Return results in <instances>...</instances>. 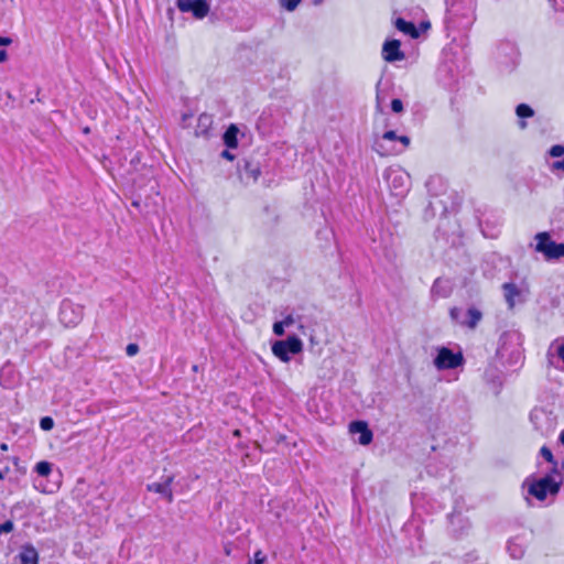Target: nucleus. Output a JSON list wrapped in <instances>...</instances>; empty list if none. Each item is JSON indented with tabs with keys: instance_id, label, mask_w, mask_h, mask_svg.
Listing matches in <instances>:
<instances>
[{
	"instance_id": "f257e3e1",
	"label": "nucleus",
	"mask_w": 564,
	"mask_h": 564,
	"mask_svg": "<svg viewBox=\"0 0 564 564\" xmlns=\"http://www.w3.org/2000/svg\"><path fill=\"white\" fill-rule=\"evenodd\" d=\"M563 474L560 468L550 469L541 477L534 475L528 476L522 487L527 488L528 494L539 501H544L547 496L555 497L563 484Z\"/></svg>"
},
{
	"instance_id": "f03ea898",
	"label": "nucleus",
	"mask_w": 564,
	"mask_h": 564,
	"mask_svg": "<svg viewBox=\"0 0 564 564\" xmlns=\"http://www.w3.org/2000/svg\"><path fill=\"white\" fill-rule=\"evenodd\" d=\"M474 0H449L445 20L452 28L466 29L474 22Z\"/></svg>"
},
{
	"instance_id": "7ed1b4c3",
	"label": "nucleus",
	"mask_w": 564,
	"mask_h": 564,
	"mask_svg": "<svg viewBox=\"0 0 564 564\" xmlns=\"http://www.w3.org/2000/svg\"><path fill=\"white\" fill-rule=\"evenodd\" d=\"M534 250L543 254L546 261H554L564 258V242H556L547 231L538 232L534 236Z\"/></svg>"
},
{
	"instance_id": "20e7f679",
	"label": "nucleus",
	"mask_w": 564,
	"mask_h": 564,
	"mask_svg": "<svg viewBox=\"0 0 564 564\" xmlns=\"http://www.w3.org/2000/svg\"><path fill=\"white\" fill-rule=\"evenodd\" d=\"M495 61L501 73L512 72L518 64V48L511 41L500 42L494 53Z\"/></svg>"
},
{
	"instance_id": "39448f33",
	"label": "nucleus",
	"mask_w": 564,
	"mask_h": 564,
	"mask_svg": "<svg viewBox=\"0 0 564 564\" xmlns=\"http://www.w3.org/2000/svg\"><path fill=\"white\" fill-rule=\"evenodd\" d=\"M272 352L283 362H288L294 355L303 350V343L296 335H290L283 340H276L272 344Z\"/></svg>"
},
{
	"instance_id": "423d86ee",
	"label": "nucleus",
	"mask_w": 564,
	"mask_h": 564,
	"mask_svg": "<svg viewBox=\"0 0 564 564\" xmlns=\"http://www.w3.org/2000/svg\"><path fill=\"white\" fill-rule=\"evenodd\" d=\"M237 175L245 185L254 184L261 175V163L252 156L242 158L237 163Z\"/></svg>"
},
{
	"instance_id": "0eeeda50",
	"label": "nucleus",
	"mask_w": 564,
	"mask_h": 564,
	"mask_svg": "<svg viewBox=\"0 0 564 564\" xmlns=\"http://www.w3.org/2000/svg\"><path fill=\"white\" fill-rule=\"evenodd\" d=\"M530 421L534 429L543 436L551 434L556 426V417L551 411L534 408L530 413Z\"/></svg>"
},
{
	"instance_id": "6e6552de",
	"label": "nucleus",
	"mask_w": 564,
	"mask_h": 564,
	"mask_svg": "<svg viewBox=\"0 0 564 564\" xmlns=\"http://www.w3.org/2000/svg\"><path fill=\"white\" fill-rule=\"evenodd\" d=\"M84 316V306L65 299L59 305V321L67 327L76 326Z\"/></svg>"
},
{
	"instance_id": "1a4fd4ad",
	"label": "nucleus",
	"mask_w": 564,
	"mask_h": 564,
	"mask_svg": "<svg viewBox=\"0 0 564 564\" xmlns=\"http://www.w3.org/2000/svg\"><path fill=\"white\" fill-rule=\"evenodd\" d=\"M451 319L462 326L474 329L482 318V313L476 307L463 310L460 307H452L449 310Z\"/></svg>"
},
{
	"instance_id": "9d476101",
	"label": "nucleus",
	"mask_w": 564,
	"mask_h": 564,
	"mask_svg": "<svg viewBox=\"0 0 564 564\" xmlns=\"http://www.w3.org/2000/svg\"><path fill=\"white\" fill-rule=\"evenodd\" d=\"M521 334L518 332L503 333L499 340L498 352L505 357L510 354L512 358L518 360L521 357Z\"/></svg>"
},
{
	"instance_id": "9b49d317",
	"label": "nucleus",
	"mask_w": 564,
	"mask_h": 564,
	"mask_svg": "<svg viewBox=\"0 0 564 564\" xmlns=\"http://www.w3.org/2000/svg\"><path fill=\"white\" fill-rule=\"evenodd\" d=\"M177 9L191 13L195 19H204L210 11V0H176Z\"/></svg>"
},
{
	"instance_id": "f8f14e48",
	"label": "nucleus",
	"mask_w": 564,
	"mask_h": 564,
	"mask_svg": "<svg viewBox=\"0 0 564 564\" xmlns=\"http://www.w3.org/2000/svg\"><path fill=\"white\" fill-rule=\"evenodd\" d=\"M464 361L460 352H454L447 347H441L437 350V355L434 359V365L440 370L455 369L459 367Z\"/></svg>"
},
{
	"instance_id": "ddd939ff",
	"label": "nucleus",
	"mask_w": 564,
	"mask_h": 564,
	"mask_svg": "<svg viewBox=\"0 0 564 564\" xmlns=\"http://www.w3.org/2000/svg\"><path fill=\"white\" fill-rule=\"evenodd\" d=\"M471 523L460 512H453L448 516V532L455 539H463L469 534Z\"/></svg>"
},
{
	"instance_id": "4468645a",
	"label": "nucleus",
	"mask_w": 564,
	"mask_h": 564,
	"mask_svg": "<svg viewBox=\"0 0 564 564\" xmlns=\"http://www.w3.org/2000/svg\"><path fill=\"white\" fill-rule=\"evenodd\" d=\"M174 481V476H162L160 481H155L147 485V490L151 492H155L161 495L166 499L167 502H172L174 499L172 491V484Z\"/></svg>"
},
{
	"instance_id": "2eb2a0df",
	"label": "nucleus",
	"mask_w": 564,
	"mask_h": 564,
	"mask_svg": "<svg viewBox=\"0 0 564 564\" xmlns=\"http://www.w3.org/2000/svg\"><path fill=\"white\" fill-rule=\"evenodd\" d=\"M405 54L401 51V42L392 39L387 40L382 45V58L388 63H395L404 59Z\"/></svg>"
},
{
	"instance_id": "dca6fc26",
	"label": "nucleus",
	"mask_w": 564,
	"mask_h": 564,
	"mask_svg": "<svg viewBox=\"0 0 564 564\" xmlns=\"http://www.w3.org/2000/svg\"><path fill=\"white\" fill-rule=\"evenodd\" d=\"M389 186L395 195H403L409 187V175L401 171H390L386 175Z\"/></svg>"
},
{
	"instance_id": "f3484780",
	"label": "nucleus",
	"mask_w": 564,
	"mask_h": 564,
	"mask_svg": "<svg viewBox=\"0 0 564 564\" xmlns=\"http://www.w3.org/2000/svg\"><path fill=\"white\" fill-rule=\"evenodd\" d=\"M349 432L354 435H358V443L360 445H368L372 442L373 433L366 421H351L349 423Z\"/></svg>"
},
{
	"instance_id": "a211bd4d",
	"label": "nucleus",
	"mask_w": 564,
	"mask_h": 564,
	"mask_svg": "<svg viewBox=\"0 0 564 564\" xmlns=\"http://www.w3.org/2000/svg\"><path fill=\"white\" fill-rule=\"evenodd\" d=\"M453 292V284L449 279L437 278L432 288L431 294L433 297L447 299Z\"/></svg>"
},
{
	"instance_id": "6ab92c4d",
	"label": "nucleus",
	"mask_w": 564,
	"mask_h": 564,
	"mask_svg": "<svg viewBox=\"0 0 564 564\" xmlns=\"http://www.w3.org/2000/svg\"><path fill=\"white\" fill-rule=\"evenodd\" d=\"M399 137L394 130L386 131L381 139L375 142V150L382 156L394 153L395 149H388L383 143L398 141Z\"/></svg>"
},
{
	"instance_id": "aec40b11",
	"label": "nucleus",
	"mask_w": 564,
	"mask_h": 564,
	"mask_svg": "<svg viewBox=\"0 0 564 564\" xmlns=\"http://www.w3.org/2000/svg\"><path fill=\"white\" fill-rule=\"evenodd\" d=\"M17 557L20 564H39L40 560L39 552L31 543L23 544Z\"/></svg>"
},
{
	"instance_id": "412c9836",
	"label": "nucleus",
	"mask_w": 564,
	"mask_h": 564,
	"mask_svg": "<svg viewBox=\"0 0 564 564\" xmlns=\"http://www.w3.org/2000/svg\"><path fill=\"white\" fill-rule=\"evenodd\" d=\"M239 133L240 130L238 126L235 123H230L221 137L225 147L228 149H236L239 143Z\"/></svg>"
},
{
	"instance_id": "4be33fe9",
	"label": "nucleus",
	"mask_w": 564,
	"mask_h": 564,
	"mask_svg": "<svg viewBox=\"0 0 564 564\" xmlns=\"http://www.w3.org/2000/svg\"><path fill=\"white\" fill-rule=\"evenodd\" d=\"M394 26L398 31L411 36L412 39H417L420 36V31L412 21H406L403 18H397Z\"/></svg>"
},
{
	"instance_id": "5701e85b",
	"label": "nucleus",
	"mask_w": 564,
	"mask_h": 564,
	"mask_svg": "<svg viewBox=\"0 0 564 564\" xmlns=\"http://www.w3.org/2000/svg\"><path fill=\"white\" fill-rule=\"evenodd\" d=\"M507 551L512 558H521L525 551V544L520 536H514L508 540Z\"/></svg>"
},
{
	"instance_id": "b1692460",
	"label": "nucleus",
	"mask_w": 564,
	"mask_h": 564,
	"mask_svg": "<svg viewBox=\"0 0 564 564\" xmlns=\"http://www.w3.org/2000/svg\"><path fill=\"white\" fill-rule=\"evenodd\" d=\"M213 126V116L206 112L200 113L197 120L195 133L197 137L208 138L209 130Z\"/></svg>"
},
{
	"instance_id": "393cba45",
	"label": "nucleus",
	"mask_w": 564,
	"mask_h": 564,
	"mask_svg": "<svg viewBox=\"0 0 564 564\" xmlns=\"http://www.w3.org/2000/svg\"><path fill=\"white\" fill-rule=\"evenodd\" d=\"M516 115L519 118V128L524 130L528 127L525 119L532 118L534 116V109L528 104H519L516 107Z\"/></svg>"
},
{
	"instance_id": "a878e982",
	"label": "nucleus",
	"mask_w": 564,
	"mask_h": 564,
	"mask_svg": "<svg viewBox=\"0 0 564 564\" xmlns=\"http://www.w3.org/2000/svg\"><path fill=\"white\" fill-rule=\"evenodd\" d=\"M485 379L488 384L491 386L495 394H498L502 388V373H499L496 369H488L485 372Z\"/></svg>"
},
{
	"instance_id": "bb28decb",
	"label": "nucleus",
	"mask_w": 564,
	"mask_h": 564,
	"mask_svg": "<svg viewBox=\"0 0 564 564\" xmlns=\"http://www.w3.org/2000/svg\"><path fill=\"white\" fill-rule=\"evenodd\" d=\"M502 290H503L505 300H506L509 308L514 307V305H516V297L520 296V290L517 286V284H514L512 282L503 283L502 284Z\"/></svg>"
},
{
	"instance_id": "cd10ccee",
	"label": "nucleus",
	"mask_w": 564,
	"mask_h": 564,
	"mask_svg": "<svg viewBox=\"0 0 564 564\" xmlns=\"http://www.w3.org/2000/svg\"><path fill=\"white\" fill-rule=\"evenodd\" d=\"M438 76L444 82V85H452L453 82L457 80V75L453 72L449 62H444L437 69Z\"/></svg>"
},
{
	"instance_id": "c85d7f7f",
	"label": "nucleus",
	"mask_w": 564,
	"mask_h": 564,
	"mask_svg": "<svg viewBox=\"0 0 564 564\" xmlns=\"http://www.w3.org/2000/svg\"><path fill=\"white\" fill-rule=\"evenodd\" d=\"M540 455L552 465L551 469L558 468V462L555 459L552 451L547 446H542L540 448Z\"/></svg>"
},
{
	"instance_id": "c756f323",
	"label": "nucleus",
	"mask_w": 564,
	"mask_h": 564,
	"mask_svg": "<svg viewBox=\"0 0 564 564\" xmlns=\"http://www.w3.org/2000/svg\"><path fill=\"white\" fill-rule=\"evenodd\" d=\"M52 466L50 462L41 460L35 465L34 470L39 476L47 477L52 471Z\"/></svg>"
},
{
	"instance_id": "7c9ffc66",
	"label": "nucleus",
	"mask_w": 564,
	"mask_h": 564,
	"mask_svg": "<svg viewBox=\"0 0 564 564\" xmlns=\"http://www.w3.org/2000/svg\"><path fill=\"white\" fill-rule=\"evenodd\" d=\"M12 43V39L9 36H0V63L8 59L7 51L3 48Z\"/></svg>"
},
{
	"instance_id": "2f4dec72",
	"label": "nucleus",
	"mask_w": 564,
	"mask_h": 564,
	"mask_svg": "<svg viewBox=\"0 0 564 564\" xmlns=\"http://www.w3.org/2000/svg\"><path fill=\"white\" fill-rule=\"evenodd\" d=\"M40 427L45 432L51 431L54 427V420L51 416L41 417Z\"/></svg>"
},
{
	"instance_id": "473e14b6",
	"label": "nucleus",
	"mask_w": 564,
	"mask_h": 564,
	"mask_svg": "<svg viewBox=\"0 0 564 564\" xmlns=\"http://www.w3.org/2000/svg\"><path fill=\"white\" fill-rule=\"evenodd\" d=\"M301 0H280V4L286 11H294L296 7L300 4Z\"/></svg>"
},
{
	"instance_id": "72a5a7b5",
	"label": "nucleus",
	"mask_w": 564,
	"mask_h": 564,
	"mask_svg": "<svg viewBox=\"0 0 564 564\" xmlns=\"http://www.w3.org/2000/svg\"><path fill=\"white\" fill-rule=\"evenodd\" d=\"M549 155L552 158H561L564 155V145L554 144L549 150Z\"/></svg>"
},
{
	"instance_id": "f704fd0d",
	"label": "nucleus",
	"mask_w": 564,
	"mask_h": 564,
	"mask_svg": "<svg viewBox=\"0 0 564 564\" xmlns=\"http://www.w3.org/2000/svg\"><path fill=\"white\" fill-rule=\"evenodd\" d=\"M390 107L394 113H402L404 110L403 101L399 98H393L391 100Z\"/></svg>"
},
{
	"instance_id": "c9c22d12",
	"label": "nucleus",
	"mask_w": 564,
	"mask_h": 564,
	"mask_svg": "<svg viewBox=\"0 0 564 564\" xmlns=\"http://www.w3.org/2000/svg\"><path fill=\"white\" fill-rule=\"evenodd\" d=\"M14 530V523L12 520H6L0 524V535L11 533Z\"/></svg>"
},
{
	"instance_id": "e433bc0d",
	"label": "nucleus",
	"mask_w": 564,
	"mask_h": 564,
	"mask_svg": "<svg viewBox=\"0 0 564 564\" xmlns=\"http://www.w3.org/2000/svg\"><path fill=\"white\" fill-rule=\"evenodd\" d=\"M285 327H286V326H285L281 321L275 322V323L273 324V333H274V335H276V336H283V335H284V333H285Z\"/></svg>"
},
{
	"instance_id": "4c0bfd02",
	"label": "nucleus",
	"mask_w": 564,
	"mask_h": 564,
	"mask_svg": "<svg viewBox=\"0 0 564 564\" xmlns=\"http://www.w3.org/2000/svg\"><path fill=\"white\" fill-rule=\"evenodd\" d=\"M400 143H401V149L399 150H395L394 153H400L402 152L403 150H405L409 144H410V138L408 135H400L399 137V140H398Z\"/></svg>"
},
{
	"instance_id": "58836bf2",
	"label": "nucleus",
	"mask_w": 564,
	"mask_h": 564,
	"mask_svg": "<svg viewBox=\"0 0 564 564\" xmlns=\"http://www.w3.org/2000/svg\"><path fill=\"white\" fill-rule=\"evenodd\" d=\"M138 351H139L138 344L131 343V344L127 345V347H126V352L130 357L137 355Z\"/></svg>"
},
{
	"instance_id": "ea45409f",
	"label": "nucleus",
	"mask_w": 564,
	"mask_h": 564,
	"mask_svg": "<svg viewBox=\"0 0 564 564\" xmlns=\"http://www.w3.org/2000/svg\"><path fill=\"white\" fill-rule=\"evenodd\" d=\"M232 149L226 148L220 152V158L227 160V161H234L236 159V155L231 152Z\"/></svg>"
},
{
	"instance_id": "a19ab883",
	"label": "nucleus",
	"mask_w": 564,
	"mask_h": 564,
	"mask_svg": "<svg viewBox=\"0 0 564 564\" xmlns=\"http://www.w3.org/2000/svg\"><path fill=\"white\" fill-rule=\"evenodd\" d=\"M267 560V556L261 552L257 551L253 554V564H263Z\"/></svg>"
},
{
	"instance_id": "79ce46f5",
	"label": "nucleus",
	"mask_w": 564,
	"mask_h": 564,
	"mask_svg": "<svg viewBox=\"0 0 564 564\" xmlns=\"http://www.w3.org/2000/svg\"><path fill=\"white\" fill-rule=\"evenodd\" d=\"M552 171H563L564 172V158L560 161H554L551 165Z\"/></svg>"
},
{
	"instance_id": "37998d69",
	"label": "nucleus",
	"mask_w": 564,
	"mask_h": 564,
	"mask_svg": "<svg viewBox=\"0 0 564 564\" xmlns=\"http://www.w3.org/2000/svg\"><path fill=\"white\" fill-rule=\"evenodd\" d=\"M555 10L564 11V0H550Z\"/></svg>"
},
{
	"instance_id": "c03bdc74",
	"label": "nucleus",
	"mask_w": 564,
	"mask_h": 564,
	"mask_svg": "<svg viewBox=\"0 0 564 564\" xmlns=\"http://www.w3.org/2000/svg\"><path fill=\"white\" fill-rule=\"evenodd\" d=\"M286 327H290L295 323V318L292 314H288L282 321H281Z\"/></svg>"
},
{
	"instance_id": "a18cd8bd",
	"label": "nucleus",
	"mask_w": 564,
	"mask_h": 564,
	"mask_svg": "<svg viewBox=\"0 0 564 564\" xmlns=\"http://www.w3.org/2000/svg\"><path fill=\"white\" fill-rule=\"evenodd\" d=\"M9 473H10L9 466L1 468L0 469V480H4Z\"/></svg>"
},
{
	"instance_id": "49530a36",
	"label": "nucleus",
	"mask_w": 564,
	"mask_h": 564,
	"mask_svg": "<svg viewBox=\"0 0 564 564\" xmlns=\"http://www.w3.org/2000/svg\"><path fill=\"white\" fill-rule=\"evenodd\" d=\"M554 346L552 345L547 351V360H549V364L550 365H553V357L554 355L551 352V349L553 348Z\"/></svg>"
},
{
	"instance_id": "de8ad7c7",
	"label": "nucleus",
	"mask_w": 564,
	"mask_h": 564,
	"mask_svg": "<svg viewBox=\"0 0 564 564\" xmlns=\"http://www.w3.org/2000/svg\"><path fill=\"white\" fill-rule=\"evenodd\" d=\"M3 376H4V368H2V370L0 372V384L3 386V387H8V384H6L3 382Z\"/></svg>"
},
{
	"instance_id": "09e8293b",
	"label": "nucleus",
	"mask_w": 564,
	"mask_h": 564,
	"mask_svg": "<svg viewBox=\"0 0 564 564\" xmlns=\"http://www.w3.org/2000/svg\"><path fill=\"white\" fill-rule=\"evenodd\" d=\"M558 442L564 445V430L560 433Z\"/></svg>"
},
{
	"instance_id": "8fccbe9b",
	"label": "nucleus",
	"mask_w": 564,
	"mask_h": 564,
	"mask_svg": "<svg viewBox=\"0 0 564 564\" xmlns=\"http://www.w3.org/2000/svg\"><path fill=\"white\" fill-rule=\"evenodd\" d=\"M8 448H9V447H8V444H7V443H1V444H0V449H1L2 452H7V451H8Z\"/></svg>"
},
{
	"instance_id": "3c124183",
	"label": "nucleus",
	"mask_w": 564,
	"mask_h": 564,
	"mask_svg": "<svg viewBox=\"0 0 564 564\" xmlns=\"http://www.w3.org/2000/svg\"><path fill=\"white\" fill-rule=\"evenodd\" d=\"M322 1H323V0H314L313 2H314V4H315V6H318V4H321V3H322Z\"/></svg>"
},
{
	"instance_id": "603ef678",
	"label": "nucleus",
	"mask_w": 564,
	"mask_h": 564,
	"mask_svg": "<svg viewBox=\"0 0 564 564\" xmlns=\"http://www.w3.org/2000/svg\"><path fill=\"white\" fill-rule=\"evenodd\" d=\"M421 25H422L423 28H429V26H430V24H429V23H422Z\"/></svg>"
},
{
	"instance_id": "864d4df0",
	"label": "nucleus",
	"mask_w": 564,
	"mask_h": 564,
	"mask_svg": "<svg viewBox=\"0 0 564 564\" xmlns=\"http://www.w3.org/2000/svg\"><path fill=\"white\" fill-rule=\"evenodd\" d=\"M376 99H377V101L379 102V94H377Z\"/></svg>"
}]
</instances>
